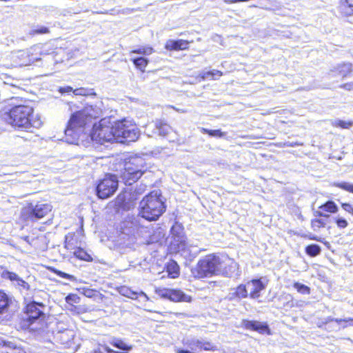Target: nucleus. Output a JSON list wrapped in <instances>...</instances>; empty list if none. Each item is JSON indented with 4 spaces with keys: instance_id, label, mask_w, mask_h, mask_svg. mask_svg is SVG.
I'll use <instances>...</instances> for the list:
<instances>
[{
    "instance_id": "48",
    "label": "nucleus",
    "mask_w": 353,
    "mask_h": 353,
    "mask_svg": "<svg viewBox=\"0 0 353 353\" xmlns=\"http://www.w3.org/2000/svg\"><path fill=\"white\" fill-rule=\"evenodd\" d=\"M73 93L75 95L85 96L88 94V90L85 88H80L73 90Z\"/></svg>"
},
{
    "instance_id": "23",
    "label": "nucleus",
    "mask_w": 353,
    "mask_h": 353,
    "mask_svg": "<svg viewBox=\"0 0 353 353\" xmlns=\"http://www.w3.org/2000/svg\"><path fill=\"white\" fill-rule=\"evenodd\" d=\"M248 292L245 284H241L236 288L231 290V292L228 294V299L230 301L240 300L242 299L247 298Z\"/></svg>"
},
{
    "instance_id": "39",
    "label": "nucleus",
    "mask_w": 353,
    "mask_h": 353,
    "mask_svg": "<svg viewBox=\"0 0 353 353\" xmlns=\"http://www.w3.org/2000/svg\"><path fill=\"white\" fill-rule=\"evenodd\" d=\"M352 122L345 121L339 119H336L332 121V125L334 127H340L343 129H348L352 125Z\"/></svg>"
},
{
    "instance_id": "25",
    "label": "nucleus",
    "mask_w": 353,
    "mask_h": 353,
    "mask_svg": "<svg viewBox=\"0 0 353 353\" xmlns=\"http://www.w3.org/2000/svg\"><path fill=\"white\" fill-rule=\"evenodd\" d=\"M352 70V65L350 63H344L339 64L334 67L333 70H330V74L334 76L333 73L336 72L337 74L345 77Z\"/></svg>"
},
{
    "instance_id": "46",
    "label": "nucleus",
    "mask_w": 353,
    "mask_h": 353,
    "mask_svg": "<svg viewBox=\"0 0 353 353\" xmlns=\"http://www.w3.org/2000/svg\"><path fill=\"white\" fill-rule=\"evenodd\" d=\"M336 223L339 228H345L348 225L347 221L343 218H337Z\"/></svg>"
},
{
    "instance_id": "34",
    "label": "nucleus",
    "mask_w": 353,
    "mask_h": 353,
    "mask_svg": "<svg viewBox=\"0 0 353 353\" xmlns=\"http://www.w3.org/2000/svg\"><path fill=\"white\" fill-rule=\"evenodd\" d=\"M132 61L135 66L141 71H144L148 63V60L144 57L134 58Z\"/></svg>"
},
{
    "instance_id": "47",
    "label": "nucleus",
    "mask_w": 353,
    "mask_h": 353,
    "mask_svg": "<svg viewBox=\"0 0 353 353\" xmlns=\"http://www.w3.org/2000/svg\"><path fill=\"white\" fill-rule=\"evenodd\" d=\"M342 208L347 212L353 215V205L349 203H341Z\"/></svg>"
},
{
    "instance_id": "17",
    "label": "nucleus",
    "mask_w": 353,
    "mask_h": 353,
    "mask_svg": "<svg viewBox=\"0 0 353 353\" xmlns=\"http://www.w3.org/2000/svg\"><path fill=\"white\" fill-rule=\"evenodd\" d=\"M161 296L174 302H191L190 296L176 289H164L161 291Z\"/></svg>"
},
{
    "instance_id": "37",
    "label": "nucleus",
    "mask_w": 353,
    "mask_h": 353,
    "mask_svg": "<svg viewBox=\"0 0 353 353\" xmlns=\"http://www.w3.org/2000/svg\"><path fill=\"white\" fill-rule=\"evenodd\" d=\"M201 132L204 134H208L211 137H222L225 133L221 131V130H208L206 128H202L201 130Z\"/></svg>"
},
{
    "instance_id": "29",
    "label": "nucleus",
    "mask_w": 353,
    "mask_h": 353,
    "mask_svg": "<svg viewBox=\"0 0 353 353\" xmlns=\"http://www.w3.org/2000/svg\"><path fill=\"white\" fill-rule=\"evenodd\" d=\"M110 343L114 347L123 351H129L132 349V345L125 344L121 339L117 338H112L111 341H110Z\"/></svg>"
},
{
    "instance_id": "15",
    "label": "nucleus",
    "mask_w": 353,
    "mask_h": 353,
    "mask_svg": "<svg viewBox=\"0 0 353 353\" xmlns=\"http://www.w3.org/2000/svg\"><path fill=\"white\" fill-rule=\"evenodd\" d=\"M171 130L170 126L164 121L156 119L146 125L145 131L149 137L159 135L165 137Z\"/></svg>"
},
{
    "instance_id": "12",
    "label": "nucleus",
    "mask_w": 353,
    "mask_h": 353,
    "mask_svg": "<svg viewBox=\"0 0 353 353\" xmlns=\"http://www.w3.org/2000/svg\"><path fill=\"white\" fill-rule=\"evenodd\" d=\"M140 233L145 239V243L149 245L159 243L162 241L165 235V230L157 225L151 228L148 227H143L140 229Z\"/></svg>"
},
{
    "instance_id": "36",
    "label": "nucleus",
    "mask_w": 353,
    "mask_h": 353,
    "mask_svg": "<svg viewBox=\"0 0 353 353\" xmlns=\"http://www.w3.org/2000/svg\"><path fill=\"white\" fill-rule=\"evenodd\" d=\"M293 287L302 294H309L310 293V289L309 287L299 282H295Z\"/></svg>"
},
{
    "instance_id": "7",
    "label": "nucleus",
    "mask_w": 353,
    "mask_h": 353,
    "mask_svg": "<svg viewBox=\"0 0 353 353\" xmlns=\"http://www.w3.org/2000/svg\"><path fill=\"white\" fill-rule=\"evenodd\" d=\"M114 122H112L110 118H103L100 120L98 126L94 125L92 133V139L100 144L116 141V133H114Z\"/></svg>"
},
{
    "instance_id": "44",
    "label": "nucleus",
    "mask_w": 353,
    "mask_h": 353,
    "mask_svg": "<svg viewBox=\"0 0 353 353\" xmlns=\"http://www.w3.org/2000/svg\"><path fill=\"white\" fill-rule=\"evenodd\" d=\"M312 228L314 230H317L325 226V222L322 219H314L311 222Z\"/></svg>"
},
{
    "instance_id": "38",
    "label": "nucleus",
    "mask_w": 353,
    "mask_h": 353,
    "mask_svg": "<svg viewBox=\"0 0 353 353\" xmlns=\"http://www.w3.org/2000/svg\"><path fill=\"white\" fill-rule=\"evenodd\" d=\"M0 346L3 349L1 350L2 353H10L11 351L10 350H12L13 347H14L15 344L10 341H6L3 340H1L0 341Z\"/></svg>"
},
{
    "instance_id": "20",
    "label": "nucleus",
    "mask_w": 353,
    "mask_h": 353,
    "mask_svg": "<svg viewBox=\"0 0 353 353\" xmlns=\"http://www.w3.org/2000/svg\"><path fill=\"white\" fill-rule=\"evenodd\" d=\"M248 292L249 291L250 297L255 299L260 296V292L265 290V285L262 282L261 279H252L246 283Z\"/></svg>"
},
{
    "instance_id": "49",
    "label": "nucleus",
    "mask_w": 353,
    "mask_h": 353,
    "mask_svg": "<svg viewBox=\"0 0 353 353\" xmlns=\"http://www.w3.org/2000/svg\"><path fill=\"white\" fill-rule=\"evenodd\" d=\"M73 88L70 86L62 87L59 89V92H61V94L68 93L70 92H73Z\"/></svg>"
},
{
    "instance_id": "5",
    "label": "nucleus",
    "mask_w": 353,
    "mask_h": 353,
    "mask_svg": "<svg viewBox=\"0 0 353 353\" xmlns=\"http://www.w3.org/2000/svg\"><path fill=\"white\" fill-rule=\"evenodd\" d=\"M145 170V160L142 157H131L125 161L120 178L125 185H131L141 178Z\"/></svg>"
},
{
    "instance_id": "30",
    "label": "nucleus",
    "mask_w": 353,
    "mask_h": 353,
    "mask_svg": "<svg viewBox=\"0 0 353 353\" xmlns=\"http://www.w3.org/2000/svg\"><path fill=\"white\" fill-rule=\"evenodd\" d=\"M73 254L77 259H79L81 260H83L85 261H92V256L86 251L80 248L75 249Z\"/></svg>"
},
{
    "instance_id": "3",
    "label": "nucleus",
    "mask_w": 353,
    "mask_h": 353,
    "mask_svg": "<svg viewBox=\"0 0 353 353\" xmlns=\"http://www.w3.org/2000/svg\"><path fill=\"white\" fill-rule=\"evenodd\" d=\"M33 109L28 105H16L5 114V120L15 128L29 130L31 128H39L42 122L40 119H31Z\"/></svg>"
},
{
    "instance_id": "56",
    "label": "nucleus",
    "mask_w": 353,
    "mask_h": 353,
    "mask_svg": "<svg viewBox=\"0 0 353 353\" xmlns=\"http://www.w3.org/2000/svg\"><path fill=\"white\" fill-rule=\"evenodd\" d=\"M224 2L227 3H236V2H239L238 0H223Z\"/></svg>"
},
{
    "instance_id": "60",
    "label": "nucleus",
    "mask_w": 353,
    "mask_h": 353,
    "mask_svg": "<svg viewBox=\"0 0 353 353\" xmlns=\"http://www.w3.org/2000/svg\"><path fill=\"white\" fill-rule=\"evenodd\" d=\"M141 294L144 296L148 299V296H146V294L144 292H141Z\"/></svg>"
},
{
    "instance_id": "35",
    "label": "nucleus",
    "mask_w": 353,
    "mask_h": 353,
    "mask_svg": "<svg viewBox=\"0 0 353 353\" xmlns=\"http://www.w3.org/2000/svg\"><path fill=\"white\" fill-rule=\"evenodd\" d=\"M50 32L49 28L45 26H38L36 28H32L29 32V35L34 36L36 34H48Z\"/></svg>"
},
{
    "instance_id": "22",
    "label": "nucleus",
    "mask_w": 353,
    "mask_h": 353,
    "mask_svg": "<svg viewBox=\"0 0 353 353\" xmlns=\"http://www.w3.org/2000/svg\"><path fill=\"white\" fill-rule=\"evenodd\" d=\"M170 234L174 241L171 242L172 246L176 247L177 244H181L185 241L183 227L179 223H175L170 230Z\"/></svg>"
},
{
    "instance_id": "16",
    "label": "nucleus",
    "mask_w": 353,
    "mask_h": 353,
    "mask_svg": "<svg viewBox=\"0 0 353 353\" xmlns=\"http://www.w3.org/2000/svg\"><path fill=\"white\" fill-rule=\"evenodd\" d=\"M174 249L181 253V255L189 261H192L203 250L192 243H186L185 241L181 244H177Z\"/></svg>"
},
{
    "instance_id": "21",
    "label": "nucleus",
    "mask_w": 353,
    "mask_h": 353,
    "mask_svg": "<svg viewBox=\"0 0 353 353\" xmlns=\"http://www.w3.org/2000/svg\"><path fill=\"white\" fill-rule=\"evenodd\" d=\"M137 221L132 217L128 216L120 223L119 230L123 234L130 236L134 235L137 230Z\"/></svg>"
},
{
    "instance_id": "18",
    "label": "nucleus",
    "mask_w": 353,
    "mask_h": 353,
    "mask_svg": "<svg viewBox=\"0 0 353 353\" xmlns=\"http://www.w3.org/2000/svg\"><path fill=\"white\" fill-rule=\"evenodd\" d=\"M342 323H349L350 325H353V319H334L330 316L325 319L323 321H322L319 325V327H324L326 330H339V325Z\"/></svg>"
},
{
    "instance_id": "54",
    "label": "nucleus",
    "mask_w": 353,
    "mask_h": 353,
    "mask_svg": "<svg viewBox=\"0 0 353 353\" xmlns=\"http://www.w3.org/2000/svg\"><path fill=\"white\" fill-rule=\"evenodd\" d=\"M65 248H67L68 250H70V249H72V244L68 241V237L66 236V239H65Z\"/></svg>"
},
{
    "instance_id": "45",
    "label": "nucleus",
    "mask_w": 353,
    "mask_h": 353,
    "mask_svg": "<svg viewBox=\"0 0 353 353\" xmlns=\"http://www.w3.org/2000/svg\"><path fill=\"white\" fill-rule=\"evenodd\" d=\"M54 272L57 275H58V276H61L62 278L67 279H68L70 281H74L75 280V277L73 275H70V274H67L65 272H63L62 271L57 270H56L54 271Z\"/></svg>"
},
{
    "instance_id": "32",
    "label": "nucleus",
    "mask_w": 353,
    "mask_h": 353,
    "mask_svg": "<svg viewBox=\"0 0 353 353\" xmlns=\"http://www.w3.org/2000/svg\"><path fill=\"white\" fill-rule=\"evenodd\" d=\"M319 208L322 211L330 213H335L338 211V207L336 203L332 201H328L325 203L321 205Z\"/></svg>"
},
{
    "instance_id": "13",
    "label": "nucleus",
    "mask_w": 353,
    "mask_h": 353,
    "mask_svg": "<svg viewBox=\"0 0 353 353\" xmlns=\"http://www.w3.org/2000/svg\"><path fill=\"white\" fill-rule=\"evenodd\" d=\"M36 48H30L26 50H18L12 54V59L14 62L20 65L26 66L30 65H34L36 63V58L34 57V52Z\"/></svg>"
},
{
    "instance_id": "24",
    "label": "nucleus",
    "mask_w": 353,
    "mask_h": 353,
    "mask_svg": "<svg viewBox=\"0 0 353 353\" xmlns=\"http://www.w3.org/2000/svg\"><path fill=\"white\" fill-rule=\"evenodd\" d=\"M183 344L188 347L190 352H195L196 351H201V339H197L196 337H189L183 339Z\"/></svg>"
},
{
    "instance_id": "53",
    "label": "nucleus",
    "mask_w": 353,
    "mask_h": 353,
    "mask_svg": "<svg viewBox=\"0 0 353 353\" xmlns=\"http://www.w3.org/2000/svg\"><path fill=\"white\" fill-rule=\"evenodd\" d=\"M308 238L310 240H315V241H321L320 239L318 238L316 236L314 235V234H310L308 235Z\"/></svg>"
},
{
    "instance_id": "50",
    "label": "nucleus",
    "mask_w": 353,
    "mask_h": 353,
    "mask_svg": "<svg viewBox=\"0 0 353 353\" xmlns=\"http://www.w3.org/2000/svg\"><path fill=\"white\" fill-rule=\"evenodd\" d=\"M11 351L10 353H26V352L24 350L23 348L21 347H18L15 345L14 347H13L12 350H10Z\"/></svg>"
},
{
    "instance_id": "41",
    "label": "nucleus",
    "mask_w": 353,
    "mask_h": 353,
    "mask_svg": "<svg viewBox=\"0 0 353 353\" xmlns=\"http://www.w3.org/2000/svg\"><path fill=\"white\" fill-rule=\"evenodd\" d=\"M334 186L343 189L345 191L353 193V183H350L348 182H339L335 183Z\"/></svg>"
},
{
    "instance_id": "26",
    "label": "nucleus",
    "mask_w": 353,
    "mask_h": 353,
    "mask_svg": "<svg viewBox=\"0 0 353 353\" xmlns=\"http://www.w3.org/2000/svg\"><path fill=\"white\" fill-rule=\"evenodd\" d=\"M11 303V297L3 290H0V315L7 312Z\"/></svg>"
},
{
    "instance_id": "59",
    "label": "nucleus",
    "mask_w": 353,
    "mask_h": 353,
    "mask_svg": "<svg viewBox=\"0 0 353 353\" xmlns=\"http://www.w3.org/2000/svg\"><path fill=\"white\" fill-rule=\"evenodd\" d=\"M90 353H103L99 349L94 350L92 351Z\"/></svg>"
},
{
    "instance_id": "40",
    "label": "nucleus",
    "mask_w": 353,
    "mask_h": 353,
    "mask_svg": "<svg viewBox=\"0 0 353 353\" xmlns=\"http://www.w3.org/2000/svg\"><path fill=\"white\" fill-rule=\"evenodd\" d=\"M216 75H218L220 77L222 75V72L219 70H214L212 71L201 72L199 76L201 77V78L203 80H205V79H208L209 77L214 79V76H216Z\"/></svg>"
},
{
    "instance_id": "8",
    "label": "nucleus",
    "mask_w": 353,
    "mask_h": 353,
    "mask_svg": "<svg viewBox=\"0 0 353 353\" xmlns=\"http://www.w3.org/2000/svg\"><path fill=\"white\" fill-rule=\"evenodd\" d=\"M32 47L36 48L34 52V57L36 58V66L48 68L55 64V52L53 49L42 44L34 45Z\"/></svg>"
},
{
    "instance_id": "28",
    "label": "nucleus",
    "mask_w": 353,
    "mask_h": 353,
    "mask_svg": "<svg viewBox=\"0 0 353 353\" xmlns=\"http://www.w3.org/2000/svg\"><path fill=\"white\" fill-rule=\"evenodd\" d=\"M188 42L183 40H169L165 44V48L170 50H184L188 47Z\"/></svg>"
},
{
    "instance_id": "14",
    "label": "nucleus",
    "mask_w": 353,
    "mask_h": 353,
    "mask_svg": "<svg viewBox=\"0 0 353 353\" xmlns=\"http://www.w3.org/2000/svg\"><path fill=\"white\" fill-rule=\"evenodd\" d=\"M0 274L4 279H8L13 283L14 286L21 292L28 294L30 285L14 272L5 270L0 266Z\"/></svg>"
},
{
    "instance_id": "31",
    "label": "nucleus",
    "mask_w": 353,
    "mask_h": 353,
    "mask_svg": "<svg viewBox=\"0 0 353 353\" xmlns=\"http://www.w3.org/2000/svg\"><path fill=\"white\" fill-rule=\"evenodd\" d=\"M168 275L172 278H176L179 274V267L174 261L168 263L167 266Z\"/></svg>"
},
{
    "instance_id": "57",
    "label": "nucleus",
    "mask_w": 353,
    "mask_h": 353,
    "mask_svg": "<svg viewBox=\"0 0 353 353\" xmlns=\"http://www.w3.org/2000/svg\"><path fill=\"white\" fill-rule=\"evenodd\" d=\"M130 293H131V295H127V296L130 297V298H132V299H135V297H134V296H137V293H135L134 292H131Z\"/></svg>"
},
{
    "instance_id": "55",
    "label": "nucleus",
    "mask_w": 353,
    "mask_h": 353,
    "mask_svg": "<svg viewBox=\"0 0 353 353\" xmlns=\"http://www.w3.org/2000/svg\"><path fill=\"white\" fill-rule=\"evenodd\" d=\"M105 350L108 353H118L117 352L110 349L108 346H105Z\"/></svg>"
},
{
    "instance_id": "33",
    "label": "nucleus",
    "mask_w": 353,
    "mask_h": 353,
    "mask_svg": "<svg viewBox=\"0 0 353 353\" xmlns=\"http://www.w3.org/2000/svg\"><path fill=\"white\" fill-rule=\"evenodd\" d=\"M321 252V247L317 244H311L305 248V252L307 255L314 257L320 254Z\"/></svg>"
},
{
    "instance_id": "6",
    "label": "nucleus",
    "mask_w": 353,
    "mask_h": 353,
    "mask_svg": "<svg viewBox=\"0 0 353 353\" xmlns=\"http://www.w3.org/2000/svg\"><path fill=\"white\" fill-rule=\"evenodd\" d=\"M116 142H132L138 139L140 131L136 124L131 121L123 119L114 122Z\"/></svg>"
},
{
    "instance_id": "51",
    "label": "nucleus",
    "mask_w": 353,
    "mask_h": 353,
    "mask_svg": "<svg viewBox=\"0 0 353 353\" xmlns=\"http://www.w3.org/2000/svg\"><path fill=\"white\" fill-rule=\"evenodd\" d=\"M347 90H353V82L345 83L341 86Z\"/></svg>"
},
{
    "instance_id": "1",
    "label": "nucleus",
    "mask_w": 353,
    "mask_h": 353,
    "mask_svg": "<svg viewBox=\"0 0 353 353\" xmlns=\"http://www.w3.org/2000/svg\"><path fill=\"white\" fill-rule=\"evenodd\" d=\"M237 264L231 259L209 254L200 259L196 265L192 268L191 272L194 277L197 279L218 274L231 276Z\"/></svg>"
},
{
    "instance_id": "11",
    "label": "nucleus",
    "mask_w": 353,
    "mask_h": 353,
    "mask_svg": "<svg viewBox=\"0 0 353 353\" xmlns=\"http://www.w3.org/2000/svg\"><path fill=\"white\" fill-rule=\"evenodd\" d=\"M43 303L37 302H32L27 305L26 307V316L24 321L28 323L30 325L36 322L39 323L44 319V313L43 309L44 308Z\"/></svg>"
},
{
    "instance_id": "58",
    "label": "nucleus",
    "mask_w": 353,
    "mask_h": 353,
    "mask_svg": "<svg viewBox=\"0 0 353 353\" xmlns=\"http://www.w3.org/2000/svg\"><path fill=\"white\" fill-rule=\"evenodd\" d=\"M300 144L299 143H290V144H287L288 146H295V145H299Z\"/></svg>"
},
{
    "instance_id": "27",
    "label": "nucleus",
    "mask_w": 353,
    "mask_h": 353,
    "mask_svg": "<svg viewBox=\"0 0 353 353\" xmlns=\"http://www.w3.org/2000/svg\"><path fill=\"white\" fill-rule=\"evenodd\" d=\"M339 8L344 16L353 15V0H341Z\"/></svg>"
},
{
    "instance_id": "43",
    "label": "nucleus",
    "mask_w": 353,
    "mask_h": 353,
    "mask_svg": "<svg viewBox=\"0 0 353 353\" xmlns=\"http://www.w3.org/2000/svg\"><path fill=\"white\" fill-rule=\"evenodd\" d=\"M217 350L216 345L210 341H204L201 339V350L205 351H215Z\"/></svg>"
},
{
    "instance_id": "10",
    "label": "nucleus",
    "mask_w": 353,
    "mask_h": 353,
    "mask_svg": "<svg viewBox=\"0 0 353 353\" xmlns=\"http://www.w3.org/2000/svg\"><path fill=\"white\" fill-rule=\"evenodd\" d=\"M117 188V177L114 174H106L97 186V196L102 199H107L115 192Z\"/></svg>"
},
{
    "instance_id": "2",
    "label": "nucleus",
    "mask_w": 353,
    "mask_h": 353,
    "mask_svg": "<svg viewBox=\"0 0 353 353\" xmlns=\"http://www.w3.org/2000/svg\"><path fill=\"white\" fill-rule=\"evenodd\" d=\"M101 110L93 105H88L72 114L65 130V141L70 144H77L84 132L86 125L92 123L93 119H98Z\"/></svg>"
},
{
    "instance_id": "19",
    "label": "nucleus",
    "mask_w": 353,
    "mask_h": 353,
    "mask_svg": "<svg viewBox=\"0 0 353 353\" xmlns=\"http://www.w3.org/2000/svg\"><path fill=\"white\" fill-rule=\"evenodd\" d=\"M241 325L247 330L256 331L260 334H270V330L268 324L264 322L243 319L241 322Z\"/></svg>"
},
{
    "instance_id": "9",
    "label": "nucleus",
    "mask_w": 353,
    "mask_h": 353,
    "mask_svg": "<svg viewBox=\"0 0 353 353\" xmlns=\"http://www.w3.org/2000/svg\"><path fill=\"white\" fill-rule=\"evenodd\" d=\"M51 210L52 206L48 203H30L23 208L21 215L26 221H35L46 216Z\"/></svg>"
},
{
    "instance_id": "52",
    "label": "nucleus",
    "mask_w": 353,
    "mask_h": 353,
    "mask_svg": "<svg viewBox=\"0 0 353 353\" xmlns=\"http://www.w3.org/2000/svg\"><path fill=\"white\" fill-rule=\"evenodd\" d=\"M314 214L318 216L329 217L328 214H325L322 211H316Z\"/></svg>"
},
{
    "instance_id": "61",
    "label": "nucleus",
    "mask_w": 353,
    "mask_h": 353,
    "mask_svg": "<svg viewBox=\"0 0 353 353\" xmlns=\"http://www.w3.org/2000/svg\"><path fill=\"white\" fill-rule=\"evenodd\" d=\"M347 327V325H346V324H344V325H343V327Z\"/></svg>"
},
{
    "instance_id": "4",
    "label": "nucleus",
    "mask_w": 353,
    "mask_h": 353,
    "mask_svg": "<svg viewBox=\"0 0 353 353\" xmlns=\"http://www.w3.org/2000/svg\"><path fill=\"white\" fill-rule=\"evenodd\" d=\"M139 214L146 220L156 221L165 211L166 206L161 193L156 190L147 194L140 202Z\"/></svg>"
},
{
    "instance_id": "42",
    "label": "nucleus",
    "mask_w": 353,
    "mask_h": 353,
    "mask_svg": "<svg viewBox=\"0 0 353 353\" xmlns=\"http://www.w3.org/2000/svg\"><path fill=\"white\" fill-rule=\"evenodd\" d=\"M153 52V49L149 46H144L139 48L138 49L134 50L131 52V53L140 54L143 55H149L151 54Z\"/></svg>"
}]
</instances>
